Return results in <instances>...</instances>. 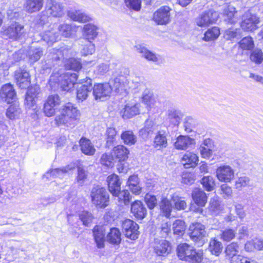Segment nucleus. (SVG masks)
Here are the masks:
<instances>
[{
    "label": "nucleus",
    "instance_id": "obj_36",
    "mask_svg": "<svg viewBox=\"0 0 263 263\" xmlns=\"http://www.w3.org/2000/svg\"><path fill=\"white\" fill-rule=\"evenodd\" d=\"M153 147L157 150H161L167 146L166 135L159 131L155 136L153 143Z\"/></svg>",
    "mask_w": 263,
    "mask_h": 263
},
{
    "label": "nucleus",
    "instance_id": "obj_24",
    "mask_svg": "<svg viewBox=\"0 0 263 263\" xmlns=\"http://www.w3.org/2000/svg\"><path fill=\"white\" fill-rule=\"evenodd\" d=\"M180 162L185 168H194L198 163L199 158L194 153L187 152L183 155Z\"/></svg>",
    "mask_w": 263,
    "mask_h": 263
},
{
    "label": "nucleus",
    "instance_id": "obj_61",
    "mask_svg": "<svg viewBox=\"0 0 263 263\" xmlns=\"http://www.w3.org/2000/svg\"><path fill=\"white\" fill-rule=\"evenodd\" d=\"M238 257V260L237 259L235 263H259L252 257L242 255L241 256H239Z\"/></svg>",
    "mask_w": 263,
    "mask_h": 263
},
{
    "label": "nucleus",
    "instance_id": "obj_57",
    "mask_svg": "<svg viewBox=\"0 0 263 263\" xmlns=\"http://www.w3.org/2000/svg\"><path fill=\"white\" fill-rule=\"evenodd\" d=\"M120 193H122V196L119 197V196L117 197L119 202L123 203L125 205H127L132 199L129 192L127 190H124L122 191H121Z\"/></svg>",
    "mask_w": 263,
    "mask_h": 263
},
{
    "label": "nucleus",
    "instance_id": "obj_9",
    "mask_svg": "<svg viewBox=\"0 0 263 263\" xmlns=\"http://www.w3.org/2000/svg\"><path fill=\"white\" fill-rule=\"evenodd\" d=\"M61 103V98L58 94L49 95L44 101L42 111L47 117L55 115L57 107Z\"/></svg>",
    "mask_w": 263,
    "mask_h": 263
},
{
    "label": "nucleus",
    "instance_id": "obj_12",
    "mask_svg": "<svg viewBox=\"0 0 263 263\" xmlns=\"http://www.w3.org/2000/svg\"><path fill=\"white\" fill-rule=\"evenodd\" d=\"M13 78L16 86L21 89H25L31 86V76L25 68H20L14 71Z\"/></svg>",
    "mask_w": 263,
    "mask_h": 263
},
{
    "label": "nucleus",
    "instance_id": "obj_32",
    "mask_svg": "<svg viewBox=\"0 0 263 263\" xmlns=\"http://www.w3.org/2000/svg\"><path fill=\"white\" fill-rule=\"evenodd\" d=\"M223 16L224 21L231 24H235L239 17L238 11L235 8L230 6H228L223 10Z\"/></svg>",
    "mask_w": 263,
    "mask_h": 263
},
{
    "label": "nucleus",
    "instance_id": "obj_58",
    "mask_svg": "<svg viewBox=\"0 0 263 263\" xmlns=\"http://www.w3.org/2000/svg\"><path fill=\"white\" fill-rule=\"evenodd\" d=\"M195 180V175L191 172H185L182 175V182L186 184H192Z\"/></svg>",
    "mask_w": 263,
    "mask_h": 263
},
{
    "label": "nucleus",
    "instance_id": "obj_5",
    "mask_svg": "<svg viewBox=\"0 0 263 263\" xmlns=\"http://www.w3.org/2000/svg\"><path fill=\"white\" fill-rule=\"evenodd\" d=\"M192 202L190 206V210L195 213H202L203 208L207 203L208 196L200 189H195L192 192Z\"/></svg>",
    "mask_w": 263,
    "mask_h": 263
},
{
    "label": "nucleus",
    "instance_id": "obj_13",
    "mask_svg": "<svg viewBox=\"0 0 263 263\" xmlns=\"http://www.w3.org/2000/svg\"><path fill=\"white\" fill-rule=\"evenodd\" d=\"M121 229L125 237L132 240H135L139 237L140 232L139 225L134 220L125 219L121 222Z\"/></svg>",
    "mask_w": 263,
    "mask_h": 263
},
{
    "label": "nucleus",
    "instance_id": "obj_27",
    "mask_svg": "<svg viewBox=\"0 0 263 263\" xmlns=\"http://www.w3.org/2000/svg\"><path fill=\"white\" fill-rule=\"evenodd\" d=\"M44 3V0H26L24 8L28 13H36L42 10Z\"/></svg>",
    "mask_w": 263,
    "mask_h": 263
},
{
    "label": "nucleus",
    "instance_id": "obj_47",
    "mask_svg": "<svg viewBox=\"0 0 263 263\" xmlns=\"http://www.w3.org/2000/svg\"><path fill=\"white\" fill-rule=\"evenodd\" d=\"M236 236V233L232 228H226L221 231L219 234L220 239L223 242H229L234 239Z\"/></svg>",
    "mask_w": 263,
    "mask_h": 263
},
{
    "label": "nucleus",
    "instance_id": "obj_39",
    "mask_svg": "<svg viewBox=\"0 0 263 263\" xmlns=\"http://www.w3.org/2000/svg\"><path fill=\"white\" fill-rule=\"evenodd\" d=\"M64 67L68 70L79 71L82 69V64L80 59L71 57L65 60Z\"/></svg>",
    "mask_w": 263,
    "mask_h": 263
},
{
    "label": "nucleus",
    "instance_id": "obj_43",
    "mask_svg": "<svg viewBox=\"0 0 263 263\" xmlns=\"http://www.w3.org/2000/svg\"><path fill=\"white\" fill-rule=\"evenodd\" d=\"M121 139L124 144L131 146L135 144L137 142V137L131 130L123 131L121 134Z\"/></svg>",
    "mask_w": 263,
    "mask_h": 263
},
{
    "label": "nucleus",
    "instance_id": "obj_62",
    "mask_svg": "<svg viewBox=\"0 0 263 263\" xmlns=\"http://www.w3.org/2000/svg\"><path fill=\"white\" fill-rule=\"evenodd\" d=\"M59 30L63 35L65 37H69L71 34L72 28L69 25L62 24L60 26Z\"/></svg>",
    "mask_w": 263,
    "mask_h": 263
},
{
    "label": "nucleus",
    "instance_id": "obj_48",
    "mask_svg": "<svg viewBox=\"0 0 263 263\" xmlns=\"http://www.w3.org/2000/svg\"><path fill=\"white\" fill-rule=\"evenodd\" d=\"M78 216L83 224L85 227H88L94 219V216L91 212L86 210L80 212Z\"/></svg>",
    "mask_w": 263,
    "mask_h": 263
},
{
    "label": "nucleus",
    "instance_id": "obj_38",
    "mask_svg": "<svg viewBox=\"0 0 263 263\" xmlns=\"http://www.w3.org/2000/svg\"><path fill=\"white\" fill-rule=\"evenodd\" d=\"M208 249L212 255L218 256L222 252V244L215 237L212 238L209 242Z\"/></svg>",
    "mask_w": 263,
    "mask_h": 263
},
{
    "label": "nucleus",
    "instance_id": "obj_34",
    "mask_svg": "<svg viewBox=\"0 0 263 263\" xmlns=\"http://www.w3.org/2000/svg\"><path fill=\"white\" fill-rule=\"evenodd\" d=\"M127 185L131 192L135 195H139L142 192L140 181L137 175H133L129 177Z\"/></svg>",
    "mask_w": 263,
    "mask_h": 263
},
{
    "label": "nucleus",
    "instance_id": "obj_14",
    "mask_svg": "<svg viewBox=\"0 0 263 263\" xmlns=\"http://www.w3.org/2000/svg\"><path fill=\"white\" fill-rule=\"evenodd\" d=\"M79 87L76 89V100L78 102H82L86 100L92 90V79L86 77L80 80Z\"/></svg>",
    "mask_w": 263,
    "mask_h": 263
},
{
    "label": "nucleus",
    "instance_id": "obj_15",
    "mask_svg": "<svg viewBox=\"0 0 263 263\" xmlns=\"http://www.w3.org/2000/svg\"><path fill=\"white\" fill-rule=\"evenodd\" d=\"M218 18L217 12L212 10H208L202 13L196 18V24L200 27H208L216 23Z\"/></svg>",
    "mask_w": 263,
    "mask_h": 263
},
{
    "label": "nucleus",
    "instance_id": "obj_30",
    "mask_svg": "<svg viewBox=\"0 0 263 263\" xmlns=\"http://www.w3.org/2000/svg\"><path fill=\"white\" fill-rule=\"evenodd\" d=\"M106 240L111 245L119 246L122 241V234L120 230L116 227L110 228L107 234Z\"/></svg>",
    "mask_w": 263,
    "mask_h": 263
},
{
    "label": "nucleus",
    "instance_id": "obj_2",
    "mask_svg": "<svg viewBox=\"0 0 263 263\" xmlns=\"http://www.w3.org/2000/svg\"><path fill=\"white\" fill-rule=\"evenodd\" d=\"M176 253L180 260L189 263H201L203 260V251L196 249L186 242L180 243L176 248Z\"/></svg>",
    "mask_w": 263,
    "mask_h": 263
},
{
    "label": "nucleus",
    "instance_id": "obj_1",
    "mask_svg": "<svg viewBox=\"0 0 263 263\" xmlns=\"http://www.w3.org/2000/svg\"><path fill=\"white\" fill-rule=\"evenodd\" d=\"M59 111L60 114L54 119L57 127L73 128L80 122L81 112L74 103L70 102L64 103Z\"/></svg>",
    "mask_w": 263,
    "mask_h": 263
},
{
    "label": "nucleus",
    "instance_id": "obj_20",
    "mask_svg": "<svg viewBox=\"0 0 263 263\" xmlns=\"http://www.w3.org/2000/svg\"><path fill=\"white\" fill-rule=\"evenodd\" d=\"M111 154L115 158V161L121 163L128 159L130 151L124 145L119 144L113 147L111 150Z\"/></svg>",
    "mask_w": 263,
    "mask_h": 263
},
{
    "label": "nucleus",
    "instance_id": "obj_17",
    "mask_svg": "<svg viewBox=\"0 0 263 263\" xmlns=\"http://www.w3.org/2000/svg\"><path fill=\"white\" fill-rule=\"evenodd\" d=\"M107 189L113 197H118L121 193L122 182L119 176L112 173L106 178Z\"/></svg>",
    "mask_w": 263,
    "mask_h": 263
},
{
    "label": "nucleus",
    "instance_id": "obj_11",
    "mask_svg": "<svg viewBox=\"0 0 263 263\" xmlns=\"http://www.w3.org/2000/svg\"><path fill=\"white\" fill-rule=\"evenodd\" d=\"M172 11L171 7L168 6H161L154 12L152 20L158 25H167L171 21Z\"/></svg>",
    "mask_w": 263,
    "mask_h": 263
},
{
    "label": "nucleus",
    "instance_id": "obj_18",
    "mask_svg": "<svg viewBox=\"0 0 263 263\" xmlns=\"http://www.w3.org/2000/svg\"><path fill=\"white\" fill-rule=\"evenodd\" d=\"M0 97L7 104L16 101L17 94L13 85L10 83L4 84L0 89Z\"/></svg>",
    "mask_w": 263,
    "mask_h": 263
},
{
    "label": "nucleus",
    "instance_id": "obj_28",
    "mask_svg": "<svg viewBox=\"0 0 263 263\" xmlns=\"http://www.w3.org/2000/svg\"><path fill=\"white\" fill-rule=\"evenodd\" d=\"M138 52L142 55V58L148 61L157 62L159 61V55L151 51L143 44L135 46Z\"/></svg>",
    "mask_w": 263,
    "mask_h": 263
},
{
    "label": "nucleus",
    "instance_id": "obj_4",
    "mask_svg": "<svg viewBox=\"0 0 263 263\" xmlns=\"http://www.w3.org/2000/svg\"><path fill=\"white\" fill-rule=\"evenodd\" d=\"M109 195L105 187L97 185L90 192V200L97 208L104 209L109 205Z\"/></svg>",
    "mask_w": 263,
    "mask_h": 263
},
{
    "label": "nucleus",
    "instance_id": "obj_59",
    "mask_svg": "<svg viewBox=\"0 0 263 263\" xmlns=\"http://www.w3.org/2000/svg\"><path fill=\"white\" fill-rule=\"evenodd\" d=\"M171 224L168 222L162 224L159 232V236L161 238H166L171 233Z\"/></svg>",
    "mask_w": 263,
    "mask_h": 263
},
{
    "label": "nucleus",
    "instance_id": "obj_54",
    "mask_svg": "<svg viewBox=\"0 0 263 263\" xmlns=\"http://www.w3.org/2000/svg\"><path fill=\"white\" fill-rule=\"evenodd\" d=\"M117 132L114 128L109 127L106 130V143L109 145H112L116 142Z\"/></svg>",
    "mask_w": 263,
    "mask_h": 263
},
{
    "label": "nucleus",
    "instance_id": "obj_63",
    "mask_svg": "<svg viewBox=\"0 0 263 263\" xmlns=\"http://www.w3.org/2000/svg\"><path fill=\"white\" fill-rule=\"evenodd\" d=\"M87 177L85 170L81 167H78V174L76 177V180L78 182L84 181Z\"/></svg>",
    "mask_w": 263,
    "mask_h": 263
},
{
    "label": "nucleus",
    "instance_id": "obj_45",
    "mask_svg": "<svg viewBox=\"0 0 263 263\" xmlns=\"http://www.w3.org/2000/svg\"><path fill=\"white\" fill-rule=\"evenodd\" d=\"M68 16L71 20L81 23H85L91 20L89 16L79 10L69 12Z\"/></svg>",
    "mask_w": 263,
    "mask_h": 263
},
{
    "label": "nucleus",
    "instance_id": "obj_37",
    "mask_svg": "<svg viewBox=\"0 0 263 263\" xmlns=\"http://www.w3.org/2000/svg\"><path fill=\"white\" fill-rule=\"evenodd\" d=\"M244 249L247 252L263 251V240L255 238L247 241L244 245Z\"/></svg>",
    "mask_w": 263,
    "mask_h": 263
},
{
    "label": "nucleus",
    "instance_id": "obj_3",
    "mask_svg": "<svg viewBox=\"0 0 263 263\" xmlns=\"http://www.w3.org/2000/svg\"><path fill=\"white\" fill-rule=\"evenodd\" d=\"M64 14L62 5L55 0H47L44 10L39 15L40 23H44L49 17H60Z\"/></svg>",
    "mask_w": 263,
    "mask_h": 263
},
{
    "label": "nucleus",
    "instance_id": "obj_53",
    "mask_svg": "<svg viewBox=\"0 0 263 263\" xmlns=\"http://www.w3.org/2000/svg\"><path fill=\"white\" fill-rule=\"evenodd\" d=\"M250 59L252 62L259 64L263 62V52L260 49L253 50L251 52Z\"/></svg>",
    "mask_w": 263,
    "mask_h": 263
},
{
    "label": "nucleus",
    "instance_id": "obj_35",
    "mask_svg": "<svg viewBox=\"0 0 263 263\" xmlns=\"http://www.w3.org/2000/svg\"><path fill=\"white\" fill-rule=\"evenodd\" d=\"M173 234L178 238H182L185 233L186 224L182 219L175 220L172 225Z\"/></svg>",
    "mask_w": 263,
    "mask_h": 263
},
{
    "label": "nucleus",
    "instance_id": "obj_22",
    "mask_svg": "<svg viewBox=\"0 0 263 263\" xmlns=\"http://www.w3.org/2000/svg\"><path fill=\"white\" fill-rule=\"evenodd\" d=\"M239 245L237 242L233 241L227 245L224 249L225 257L230 261V263H235L239 259Z\"/></svg>",
    "mask_w": 263,
    "mask_h": 263
},
{
    "label": "nucleus",
    "instance_id": "obj_55",
    "mask_svg": "<svg viewBox=\"0 0 263 263\" xmlns=\"http://www.w3.org/2000/svg\"><path fill=\"white\" fill-rule=\"evenodd\" d=\"M144 201L149 210H153L157 205V199L155 195L146 194L144 197Z\"/></svg>",
    "mask_w": 263,
    "mask_h": 263
},
{
    "label": "nucleus",
    "instance_id": "obj_7",
    "mask_svg": "<svg viewBox=\"0 0 263 263\" xmlns=\"http://www.w3.org/2000/svg\"><path fill=\"white\" fill-rule=\"evenodd\" d=\"M2 32L4 35L13 41L20 40L25 34L24 25L18 22H13L8 26L3 27Z\"/></svg>",
    "mask_w": 263,
    "mask_h": 263
},
{
    "label": "nucleus",
    "instance_id": "obj_42",
    "mask_svg": "<svg viewBox=\"0 0 263 263\" xmlns=\"http://www.w3.org/2000/svg\"><path fill=\"white\" fill-rule=\"evenodd\" d=\"M239 48L242 51L252 50L255 46L253 37L250 35L243 37L238 43Z\"/></svg>",
    "mask_w": 263,
    "mask_h": 263
},
{
    "label": "nucleus",
    "instance_id": "obj_26",
    "mask_svg": "<svg viewBox=\"0 0 263 263\" xmlns=\"http://www.w3.org/2000/svg\"><path fill=\"white\" fill-rule=\"evenodd\" d=\"M94 240L98 248L105 247V230L102 226L96 225L92 229Z\"/></svg>",
    "mask_w": 263,
    "mask_h": 263
},
{
    "label": "nucleus",
    "instance_id": "obj_51",
    "mask_svg": "<svg viewBox=\"0 0 263 263\" xmlns=\"http://www.w3.org/2000/svg\"><path fill=\"white\" fill-rule=\"evenodd\" d=\"M115 160L111 154L104 153L103 154L100 158V163L108 168L112 167L114 165V161Z\"/></svg>",
    "mask_w": 263,
    "mask_h": 263
},
{
    "label": "nucleus",
    "instance_id": "obj_19",
    "mask_svg": "<svg viewBox=\"0 0 263 263\" xmlns=\"http://www.w3.org/2000/svg\"><path fill=\"white\" fill-rule=\"evenodd\" d=\"M216 177L220 182H231L234 178V172L229 165H221L216 169Z\"/></svg>",
    "mask_w": 263,
    "mask_h": 263
},
{
    "label": "nucleus",
    "instance_id": "obj_16",
    "mask_svg": "<svg viewBox=\"0 0 263 263\" xmlns=\"http://www.w3.org/2000/svg\"><path fill=\"white\" fill-rule=\"evenodd\" d=\"M91 90L95 99L98 100L109 96L112 91V87L109 83H97L92 85Z\"/></svg>",
    "mask_w": 263,
    "mask_h": 263
},
{
    "label": "nucleus",
    "instance_id": "obj_44",
    "mask_svg": "<svg viewBox=\"0 0 263 263\" xmlns=\"http://www.w3.org/2000/svg\"><path fill=\"white\" fill-rule=\"evenodd\" d=\"M85 38L89 42L93 40L97 36V28L93 24L89 23L85 25L83 27Z\"/></svg>",
    "mask_w": 263,
    "mask_h": 263
},
{
    "label": "nucleus",
    "instance_id": "obj_6",
    "mask_svg": "<svg viewBox=\"0 0 263 263\" xmlns=\"http://www.w3.org/2000/svg\"><path fill=\"white\" fill-rule=\"evenodd\" d=\"M206 234L205 227L201 222L194 221L190 224L187 235L195 243L203 244Z\"/></svg>",
    "mask_w": 263,
    "mask_h": 263
},
{
    "label": "nucleus",
    "instance_id": "obj_23",
    "mask_svg": "<svg viewBox=\"0 0 263 263\" xmlns=\"http://www.w3.org/2000/svg\"><path fill=\"white\" fill-rule=\"evenodd\" d=\"M130 212L137 220H142L147 215L146 208L139 200H136L131 203Z\"/></svg>",
    "mask_w": 263,
    "mask_h": 263
},
{
    "label": "nucleus",
    "instance_id": "obj_29",
    "mask_svg": "<svg viewBox=\"0 0 263 263\" xmlns=\"http://www.w3.org/2000/svg\"><path fill=\"white\" fill-rule=\"evenodd\" d=\"M140 110L138 104L134 105L126 104L120 111V115L124 119H128L138 115Z\"/></svg>",
    "mask_w": 263,
    "mask_h": 263
},
{
    "label": "nucleus",
    "instance_id": "obj_8",
    "mask_svg": "<svg viewBox=\"0 0 263 263\" xmlns=\"http://www.w3.org/2000/svg\"><path fill=\"white\" fill-rule=\"evenodd\" d=\"M260 22V18L257 14L247 11L242 16L240 27L246 32H252L258 29Z\"/></svg>",
    "mask_w": 263,
    "mask_h": 263
},
{
    "label": "nucleus",
    "instance_id": "obj_60",
    "mask_svg": "<svg viewBox=\"0 0 263 263\" xmlns=\"http://www.w3.org/2000/svg\"><path fill=\"white\" fill-rule=\"evenodd\" d=\"M249 182V179L246 177H239L235 183L236 189L240 190L247 186Z\"/></svg>",
    "mask_w": 263,
    "mask_h": 263
},
{
    "label": "nucleus",
    "instance_id": "obj_33",
    "mask_svg": "<svg viewBox=\"0 0 263 263\" xmlns=\"http://www.w3.org/2000/svg\"><path fill=\"white\" fill-rule=\"evenodd\" d=\"M79 146L81 152L85 155L92 156L96 149L89 139L82 137L79 140Z\"/></svg>",
    "mask_w": 263,
    "mask_h": 263
},
{
    "label": "nucleus",
    "instance_id": "obj_46",
    "mask_svg": "<svg viewBox=\"0 0 263 263\" xmlns=\"http://www.w3.org/2000/svg\"><path fill=\"white\" fill-rule=\"evenodd\" d=\"M159 208L161 212L167 218H169L171 216L172 211V206L171 201L166 198L161 199Z\"/></svg>",
    "mask_w": 263,
    "mask_h": 263
},
{
    "label": "nucleus",
    "instance_id": "obj_49",
    "mask_svg": "<svg viewBox=\"0 0 263 263\" xmlns=\"http://www.w3.org/2000/svg\"><path fill=\"white\" fill-rule=\"evenodd\" d=\"M200 183L203 189L207 192L212 191L215 185L214 179L210 176L203 177L201 180Z\"/></svg>",
    "mask_w": 263,
    "mask_h": 263
},
{
    "label": "nucleus",
    "instance_id": "obj_40",
    "mask_svg": "<svg viewBox=\"0 0 263 263\" xmlns=\"http://www.w3.org/2000/svg\"><path fill=\"white\" fill-rule=\"evenodd\" d=\"M220 34V28L217 26H213L204 32L202 40L205 42L213 41L218 39Z\"/></svg>",
    "mask_w": 263,
    "mask_h": 263
},
{
    "label": "nucleus",
    "instance_id": "obj_21",
    "mask_svg": "<svg viewBox=\"0 0 263 263\" xmlns=\"http://www.w3.org/2000/svg\"><path fill=\"white\" fill-rule=\"evenodd\" d=\"M155 246L154 247V251L160 256H166L172 251V246L171 242L166 240H155Z\"/></svg>",
    "mask_w": 263,
    "mask_h": 263
},
{
    "label": "nucleus",
    "instance_id": "obj_56",
    "mask_svg": "<svg viewBox=\"0 0 263 263\" xmlns=\"http://www.w3.org/2000/svg\"><path fill=\"white\" fill-rule=\"evenodd\" d=\"M240 35L238 28H229L226 30L225 36L228 40H233Z\"/></svg>",
    "mask_w": 263,
    "mask_h": 263
},
{
    "label": "nucleus",
    "instance_id": "obj_10",
    "mask_svg": "<svg viewBox=\"0 0 263 263\" xmlns=\"http://www.w3.org/2000/svg\"><path fill=\"white\" fill-rule=\"evenodd\" d=\"M79 76L75 73L65 72L60 75L59 84L63 91L71 92L77 84Z\"/></svg>",
    "mask_w": 263,
    "mask_h": 263
},
{
    "label": "nucleus",
    "instance_id": "obj_41",
    "mask_svg": "<svg viewBox=\"0 0 263 263\" xmlns=\"http://www.w3.org/2000/svg\"><path fill=\"white\" fill-rule=\"evenodd\" d=\"M21 111L19 102L14 101L12 103H10L6 110V114L9 119L13 120L19 116Z\"/></svg>",
    "mask_w": 263,
    "mask_h": 263
},
{
    "label": "nucleus",
    "instance_id": "obj_25",
    "mask_svg": "<svg viewBox=\"0 0 263 263\" xmlns=\"http://www.w3.org/2000/svg\"><path fill=\"white\" fill-rule=\"evenodd\" d=\"M27 89L24 104L30 108L36 104V101L40 93V89L34 85H31Z\"/></svg>",
    "mask_w": 263,
    "mask_h": 263
},
{
    "label": "nucleus",
    "instance_id": "obj_50",
    "mask_svg": "<svg viewBox=\"0 0 263 263\" xmlns=\"http://www.w3.org/2000/svg\"><path fill=\"white\" fill-rule=\"evenodd\" d=\"M124 2L129 10L138 12L141 9V0H124Z\"/></svg>",
    "mask_w": 263,
    "mask_h": 263
},
{
    "label": "nucleus",
    "instance_id": "obj_31",
    "mask_svg": "<svg viewBox=\"0 0 263 263\" xmlns=\"http://www.w3.org/2000/svg\"><path fill=\"white\" fill-rule=\"evenodd\" d=\"M194 144V139L187 136L180 135L176 138L174 146L178 150H186L191 145Z\"/></svg>",
    "mask_w": 263,
    "mask_h": 263
},
{
    "label": "nucleus",
    "instance_id": "obj_64",
    "mask_svg": "<svg viewBox=\"0 0 263 263\" xmlns=\"http://www.w3.org/2000/svg\"><path fill=\"white\" fill-rule=\"evenodd\" d=\"M168 118L170 123L173 126H178L180 123V117L175 112L169 114Z\"/></svg>",
    "mask_w": 263,
    "mask_h": 263
},
{
    "label": "nucleus",
    "instance_id": "obj_52",
    "mask_svg": "<svg viewBox=\"0 0 263 263\" xmlns=\"http://www.w3.org/2000/svg\"><path fill=\"white\" fill-rule=\"evenodd\" d=\"M171 199L174 202V208L178 211L184 210L187 207V203L184 198L173 196Z\"/></svg>",
    "mask_w": 263,
    "mask_h": 263
}]
</instances>
